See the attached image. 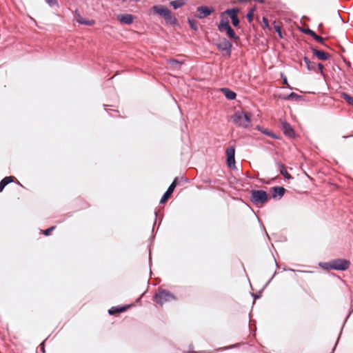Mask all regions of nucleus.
Returning <instances> with one entry per match:
<instances>
[{"instance_id":"1","label":"nucleus","mask_w":353,"mask_h":353,"mask_svg":"<svg viewBox=\"0 0 353 353\" xmlns=\"http://www.w3.org/2000/svg\"><path fill=\"white\" fill-rule=\"evenodd\" d=\"M251 115L248 112L237 111L232 117L233 122L239 127L245 128L251 125Z\"/></svg>"},{"instance_id":"2","label":"nucleus","mask_w":353,"mask_h":353,"mask_svg":"<svg viewBox=\"0 0 353 353\" xmlns=\"http://www.w3.org/2000/svg\"><path fill=\"white\" fill-rule=\"evenodd\" d=\"M350 262L343 259H337L325 263L324 268L327 270H345L349 268Z\"/></svg>"},{"instance_id":"3","label":"nucleus","mask_w":353,"mask_h":353,"mask_svg":"<svg viewBox=\"0 0 353 353\" xmlns=\"http://www.w3.org/2000/svg\"><path fill=\"white\" fill-rule=\"evenodd\" d=\"M152 10L156 14L162 16L166 21L170 23H174L176 21V19L172 14L171 11L163 6H154L152 7Z\"/></svg>"},{"instance_id":"4","label":"nucleus","mask_w":353,"mask_h":353,"mask_svg":"<svg viewBox=\"0 0 353 353\" xmlns=\"http://www.w3.org/2000/svg\"><path fill=\"white\" fill-rule=\"evenodd\" d=\"M251 200L256 204H264L268 200V196L264 190H252L251 192Z\"/></svg>"},{"instance_id":"5","label":"nucleus","mask_w":353,"mask_h":353,"mask_svg":"<svg viewBox=\"0 0 353 353\" xmlns=\"http://www.w3.org/2000/svg\"><path fill=\"white\" fill-rule=\"evenodd\" d=\"M155 301L161 306L167 302L172 301L175 299V297L169 292L162 290L156 294Z\"/></svg>"},{"instance_id":"6","label":"nucleus","mask_w":353,"mask_h":353,"mask_svg":"<svg viewBox=\"0 0 353 353\" xmlns=\"http://www.w3.org/2000/svg\"><path fill=\"white\" fill-rule=\"evenodd\" d=\"M239 12V9L233 8V9H228L223 12H222V17L227 14L230 17L232 20V23L234 26L238 27L239 25V19L237 17V14Z\"/></svg>"},{"instance_id":"7","label":"nucleus","mask_w":353,"mask_h":353,"mask_svg":"<svg viewBox=\"0 0 353 353\" xmlns=\"http://www.w3.org/2000/svg\"><path fill=\"white\" fill-rule=\"evenodd\" d=\"M216 46H217V48H219V50L225 52V54L228 57L230 56L231 49L232 47V43H230L229 41H228L225 39H223L216 44Z\"/></svg>"},{"instance_id":"8","label":"nucleus","mask_w":353,"mask_h":353,"mask_svg":"<svg viewBox=\"0 0 353 353\" xmlns=\"http://www.w3.org/2000/svg\"><path fill=\"white\" fill-rule=\"evenodd\" d=\"M235 149L231 146L226 150L227 164L230 168H235Z\"/></svg>"},{"instance_id":"9","label":"nucleus","mask_w":353,"mask_h":353,"mask_svg":"<svg viewBox=\"0 0 353 353\" xmlns=\"http://www.w3.org/2000/svg\"><path fill=\"white\" fill-rule=\"evenodd\" d=\"M198 14L196 15L199 19H203L214 12L213 8H209L208 6H199L197 8Z\"/></svg>"},{"instance_id":"10","label":"nucleus","mask_w":353,"mask_h":353,"mask_svg":"<svg viewBox=\"0 0 353 353\" xmlns=\"http://www.w3.org/2000/svg\"><path fill=\"white\" fill-rule=\"evenodd\" d=\"M74 19L77 23L85 26H93L95 24L94 20L83 17L77 10L74 13Z\"/></svg>"},{"instance_id":"11","label":"nucleus","mask_w":353,"mask_h":353,"mask_svg":"<svg viewBox=\"0 0 353 353\" xmlns=\"http://www.w3.org/2000/svg\"><path fill=\"white\" fill-rule=\"evenodd\" d=\"M117 19L123 24L130 25L133 23L134 17L130 14H119Z\"/></svg>"},{"instance_id":"12","label":"nucleus","mask_w":353,"mask_h":353,"mask_svg":"<svg viewBox=\"0 0 353 353\" xmlns=\"http://www.w3.org/2000/svg\"><path fill=\"white\" fill-rule=\"evenodd\" d=\"M311 50H312L313 54L315 55L319 60L326 61V60L329 59L330 57V54L325 52L323 51L319 50L313 48H312Z\"/></svg>"},{"instance_id":"13","label":"nucleus","mask_w":353,"mask_h":353,"mask_svg":"<svg viewBox=\"0 0 353 353\" xmlns=\"http://www.w3.org/2000/svg\"><path fill=\"white\" fill-rule=\"evenodd\" d=\"M131 307V305H124L122 307H112L109 310L108 313L110 315H116L119 313L125 312Z\"/></svg>"},{"instance_id":"14","label":"nucleus","mask_w":353,"mask_h":353,"mask_svg":"<svg viewBox=\"0 0 353 353\" xmlns=\"http://www.w3.org/2000/svg\"><path fill=\"white\" fill-rule=\"evenodd\" d=\"M282 130L283 133L287 135L288 137L292 138L294 136V132L291 125L288 123H282Z\"/></svg>"},{"instance_id":"15","label":"nucleus","mask_w":353,"mask_h":353,"mask_svg":"<svg viewBox=\"0 0 353 353\" xmlns=\"http://www.w3.org/2000/svg\"><path fill=\"white\" fill-rule=\"evenodd\" d=\"M303 33L308 34L312 37L316 41L320 43H323L324 41V39L319 35H317L313 30L310 28H304L301 30Z\"/></svg>"},{"instance_id":"16","label":"nucleus","mask_w":353,"mask_h":353,"mask_svg":"<svg viewBox=\"0 0 353 353\" xmlns=\"http://www.w3.org/2000/svg\"><path fill=\"white\" fill-rule=\"evenodd\" d=\"M272 192H273L272 196L274 198L279 196L280 198L282 197L285 192V189L283 187H274L272 188Z\"/></svg>"},{"instance_id":"17","label":"nucleus","mask_w":353,"mask_h":353,"mask_svg":"<svg viewBox=\"0 0 353 353\" xmlns=\"http://www.w3.org/2000/svg\"><path fill=\"white\" fill-rule=\"evenodd\" d=\"M15 179L14 176H6L0 181V192H1L3 188L10 183L12 182Z\"/></svg>"},{"instance_id":"18","label":"nucleus","mask_w":353,"mask_h":353,"mask_svg":"<svg viewBox=\"0 0 353 353\" xmlns=\"http://www.w3.org/2000/svg\"><path fill=\"white\" fill-rule=\"evenodd\" d=\"M230 26L229 21L227 18H224V16H221V19L219 25L218 26V29L220 32H223L224 29L227 27Z\"/></svg>"},{"instance_id":"19","label":"nucleus","mask_w":353,"mask_h":353,"mask_svg":"<svg viewBox=\"0 0 353 353\" xmlns=\"http://www.w3.org/2000/svg\"><path fill=\"white\" fill-rule=\"evenodd\" d=\"M222 91L227 99L232 100L236 98V93L234 92L233 91L230 90V89L223 88Z\"/></svg>"},{"instance_id":"20","label":"nucleus","mask_w":353,"mask_h":353,"mask_svg":"<svg viewBox=\"0 0 353 353\" xmlns=\"http://www.w3.org/2000/svg\"><path fill=\"white\" fill-rule=\"evenodd\" d=\"M224 31H226L228 36L230 39H232L235 41L239 40V37L236 35L234 31L232 29L230 26L224 29Z\"/></svg>"},{"instance_id":"21","label":"nucleus","mask_w":353,"mask_h":353,"mask_svg":"<svg viewBox=\"0 0 353 353\" xmlns=\"http://www.w3.org/2000/svg\"><path fill=\"white\" fill-rule=\"evenodd\" d=\"M170 4L174 8L177 9L185 4V0H175L170 1Z\"/></svg>"},{"instance_id":"22","label":"nucleus","mask_w":353,"mask_h":353,"mask_svg":"<svg viewBox=\"0 0 353 353\" xmlns=\"http://www.w3.org/2000/svg\"><path fill=\"white\" fill-rule=\"evenodd\" d=\"M303 61H304L305 63L306 64L308 70H315L316 64L314 62L310 61V59L307 57H305L303 58Z\"/></svg>"},{"instance_id":"23","label":"nucleus","mask_w":353,"mask_h":353,"mask_svg":"<svg viewBox=\"0 0 353 353\" xmlns=\"http://www.w3.org/2000/svg\"><path fill=\"white\" fill-rule=\"evenodd\" d=\"M341 97L343 99L348 105L353 106V97L345 92L341 93Z\"/></svg>"},{"instance_id":"24","label":"nucleus","mask_w":353,"mask_h":353,"mask_svg":"<svg viewBox=\"0 0 353 353\" xmlns=\"http://www.w3.org/2000/svg\"><path fill=\"white\" fill-rule=\"evenodd\" d=\"M281 174L283 175L286 179H291V175L287 172L285 165L281 163H278Z\"/></svg>"},{"instance_id":"25","label":"nucleus","mask_w":353,"mask_h":353,"mask_svg":"<svg viewBox=\"0 0 353 353\" xmlns=\"http://www.w3.org/2000/svg\"><path fill=\"white\" fill-rule=\"evenodd\" d=\"M177 181H178V178L176 177L174 181H172V183L170 184V185L169 186V188H168L167 190V192H168L169 193H170L171 194L173 193L175 188L176 187L177 185Z\"/></svg>"},{"instance_id":"26","label":"nucleus","mask_w":353,"mask_h":353,"mask_svg":"<svg viewBox=\"0 0 353 353\" xmlns=\"http://www.w3.org/2000/svg\"><path fill=\"white\" fill-rule=\"evenodd\" d=\"M45 1L48 3V5L52 8H59V4L58 0H45Z\"/></svg>"},{"instance_id":"27","label":"nucleus","mask_w":353,"mask_h":353,"mask_svg":"<svg viewBox=\"0 0 353 353\" xmlns=\"http://www.w3.org/2000/svg\"><path fill=\"white\" fill-rule=\"evenodd\" d=\"M171 194L168 192H165V194L163 195L162 198L161 199L160 203H164L167 201V200L171 196Z\"/></svg>"},{"instance_id":"28","label":"nucleus","mask_w":353,"mask_h":353,"mask_svg":"<svg viewBox=\"0 0 353 353\" xmlns=\"http://www.w3.org/2000/svg\"><path fill=\"white\" fill-rule=\"evenodd\" d=\"M170 63L171 64V65L175 68H179L181 65V63L176 61V60H171L170 61Z\"/></svg>"},{"instance_id":"29","label":"nucleus","mask_w":353,"mask_h":353,"mask_svg":"<svg viewBox=\"0 0 353 353\" xmlns=\"http://www.w3.org/2000/svg\"><path fill=\"white\" fill-rule=\"evenodd\" d=\"M189 25L190 28L194 30H197V23L196 21L194 20L189 19L188 20Z\"/></svg>"},{"instance_id":"30","label":"nucleus","mask_w":353,"mask_h":353,"mask_svg":"<svg viewBox=\"0 0 353 353\" xmlns=\"http://www.w3.org/2000/svg\"><path fill=\"white\" fill-rule=\"evenodd\" d=\"M56 228V226H52L47 230L43 231V234L46 236H48L51 234V232Z\"/></svg>"},{"instance_id":"31","label":"nucleus","mask_w":353,"mask_h":353,"mask_svg":"<svg viewBox=\"0 0 353 353\" xmlns=\"http://www.w3.org/2000/svg\"><path fill=\"white\" fill-rule=\"evenodd\" d=\"M274 28L275 31L278 32L279 38H281V39L283 38V34H282V32H281V30L280 26L274 25Z\"/></svg>"},{"instance_id":"32","label":"nucleus","mask_w":353,"mask_h":353,"mask_svg":"<svg viewBox=\"0 0 353 353\" xmlns=\"http://www.w3.org/2000/svg\"><path fill=\"white\" fill-rule=\"evenodd\" d=\"M246 17L249 22H251L254 17V10H250V12L247 14Z\"/></svg>"},{"instance_id":"33","label":"nucleus","mask_w":353,"mask_h":353,"mask_svg":"<svg viewBox=\"0 0 353 353\" xmlns=\"http://www.w3.org/2000/svg\"><path fill=\"white\" fill-rule=\"evenodd\" d=\"M318 68H319L320 72L323 73L324 65L322 63H319L318 64Z\"/></svg>"},{"instance_id":"34","label":"nucleus","mask_w":353,"mask_h":353,"mask_svg":"<svg viewBox=\"0 0 353 353\" xmlns=\"http://www.w3.org/2000/svg\"><path fill=\"white\" fill-rule=\"evenodd\" d=\"M263 21H264V24H265L266 26H268V19H267L263 18Z\"/></svg>"},{"instance_id":"35","label":"nucleus","mask_w":353,"mask_h":353,"mask_svg":"<svg viewBox=\"0 0 353 353\" xmlns=\"http://www.w3.org/2000/svg\"><path fill=\"white\" fill-rule=\"evenodd\" d=\"M294 93H291V94L289 95L288 99H289L290 97H294Z\"/></svg>"},{"instance_id":"36","label":"nucleus","mask_w":353,"mask_h":353,"mask_svg":"<svg viewBox=\"0 0 353 353\" xmlns=\"http://www.w3.org/2000/svg\"><path fill=\"white\" fill-rule=\"evenodd\" d=\"M283 82H284V83H286V84H287V80H286V79H285L283 80Z\"/></svg>"}]
</instances>
